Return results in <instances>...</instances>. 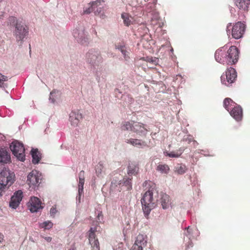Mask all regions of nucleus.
<instances>
[{
    "label": "nucleus",
    "mask_w": 250,
    "mask_h": 250,
    "mask_svg": "<svg viewBox=\"0 0 250 250\" xmlns=\"http://www.w3.org/2000/svg\"><path fill=\"white\" fill-rule=\"evenodd\" d=\"M134 121L125 122L123 123L122 125V129L123 130H130L133 129Z\"/></svg>",
    "instance_id": "nucleus-29"
},
{
    "label": "nucleus",
    "mask_w": 250,
    "mask_h": 250,
    "mask_svg": "<svg viewBox=\"0 0 250 250\" xmlns=\"http://www.w3.org/2000/svg\"><path fill=\"white\" fill-rule=\"evenodd\" d=\"M79 180H84V171L81 170L79 174Z\"/></svg>",
    "instance_id": "nucleus-43"
},
{
    "label": "nucleus",
    "mask_w": 250,
    "mask_h": 250,
    "mask_svg": "<svg viewBox=\"0 0 250 250\" xmlns=\"http://www.w3.org/2000/svg\"><path fill=\"white\" fill-rule=\"evenodd\" d=\"M156 170L161 173L167 174L169 170V168L167 165L160 164L157 166Z\"/></svg>",
    "instance_id": "nucleus-27"
},
{
    "label": "nucleus",
    "mask_w": 250,
    "mask_h": 250,
    "mask_svg": "<svg viewBox=\"0 0 250 250\" xmlns=\"http://www.w3.org/2000/svg\"><path fill=\"white\" fill-rule=\"evenodd\" d=\"M4 236L2 233H0V244L1 243L3 240Z\"/></svg>",
    "instance_id": "nucleus-45"
},
{
    "label": "nucleus",
    "mask_w": 250,
    "mask_h": 250,
    "mask_svg": "<svg viewBox=\"0 0 250 250\" xmlns=\"http://www.w3.org/2000/svg\"><path fill=\"white\" fill-rule=\"evenodd\" d=\"M149 0H145V1H148ZM152 2L155 4L156 3V0H150Z\"/></svg>",
    "instance_id": "nucleus-47"
},
{
    "label": "nucleus",
    "mask_w": 250,
    "mask_h": 250,
    "mask_svg": "<svg viewBox=\"0 0 250 250\" xmlns=\"http://www.w3.org/2000/svg\"><path fill=\"white\" fill-rule=\"evenodd\" d=\"M52 94H53V92H51V93H50V96H52Z\"/></svg>",
    "instance_id": "nucleus-50"
},
{
    "label": "nucleus",
    "mask_w": 250,
    "mask_h": 250,
    "mask_svg": "<svg viewBox=\"0 0 250 250\" xmlns=\"http://www.w3.org/2000/svg\"><path fill=\"white\" fill-rule=\"evenodd\" d=\"M8 21L11 25H14L15 24L16 25V23H18L17 22V19L14 17H10Z\"/></svg>",
    "instance_id": "nucleus-37"
},
{
    "label": "nucleus",
    "mask_w": 250,
    "mask_h": 250,
    "mask_svg": "<svg viewBox=\"0 0 250 250\" xmlns=\"http://www.w3.org/2000/svg\"><path fill=\"white\" fill-rule=\"evenodd\" d=\"M182 153V152H181L179 153H178L177 152V153H175L174 152H170V153H168L167 154V155L169 157H172V158H178L179 156H180V155H181Z\"/></svg>",
    "instance_id": "nucleus-36"
},
{
    "label": "nucleus",
    "mask_w": 250,
    "mask_h": 250,
    "mask_svg": "<svg viewBox=\"0 0 250 250\" xmlns=\"http://www.w3.org/2000/svg\"><path fill=\"white\" fill-rule=\"evenodd\" d=\"M183 141L188 142V144L190 143L192 141H193V138L192 136L189 135L187 137H184L183 139Z\"/></svg>",
    "instance_id": "nucleus-40"
},
{
    "label": "nucleus",
    "mask_w": 250,
    "mask_h": 250,
    "mask_svg": "<svg viewBox=\"0 0 250 250\" xmlns=\"http://www.w3.org/2000/svg\"><path fill=\"white\" fill-rule=\"evenodd\" d=\"M45 239L47 241L50 242L51 241L52 238H51V237H46Z\"/></svg>",
    "instance_id": "nucleus-46"
},
{
    "label": "nucleus",
    "mask_w": 250,
    "mask_h": 250,
    "mask_svg": "<svg viewBox=\"0 0 250 250\" xmlns=\"http://www.w3.org/2000/svg\"><path fill=\"white\" fill-rule=\"evenodd\" d=\"M102 2H104L103 0H101V2L99 3H98V4L99 5V6H98L97 7H96V9H95V11H94V13H95V14H99L101 11H102V8H103V6H101V3Z\"/></svg>",
    "instance_id": "nucleus-38"
},
{
    "label": "nucleus",
    "mask_w": 250,
    "mask_h": 250,
    "mask_svg": "<svg viewBox=\"0 0 250 250\" xmlns=\"http://www.w3.org/2000/svg\"><path fill=\"white\" fill-rule=\"evenodd\" d=\"M74 37L77 39L78 42L83 44H86L88 40V35L84 30H75L73 32Z\"/></svg>",
    "instance_id": "nucleus-13"
},
{
    "label": "nucleus",
    "mask_w": 250,
    "mask_h": 250,
    "mask_svg": "<svg viewBox=\"0 0 250 250\" xmlns=\"http://www.w3.org/2000/svg\"><path fill=\"white\" fill-rule=\"evenodd\" d=\"M53 227V223L49 221L44 222L40 224V227L45 229H49Z\"/></svg>",
    "instance_id": "nucleus-32"
},
{
    "label": "nucleus",
    "mask_w": 250,
    "mask_h": 250,
    "mask_svg": "<svg viewBox=\"0 0 250 250\" xmlns=\"http://www.w3.org/2000/svg\"><path fill=\"white\" fill-rule=\"evenodd\" d=\"M86 61L92 65H98L102 62L100 53L95 50H90L86 55Z\"/></svg>",
    "instance_id": "nucleus-7"
},
{
    "label": "nucleus",
    "mask_w": 250,
    "mask_h": 250,
    "mask_svg": "<svg viewBox=\"0 0 250 250\" xmlns=\"http://www.w3.org/2000/svg\"><path fill=\"white\" fill-rule=\"evenodd\" d=\"M123 181L126 187V189L130 190L131 188V179L124 178Z\"/></svg>",
    "instance_id": "nucleus-34"
},
{
    "label": "nucleus",
    "mask_w": 250,
    "mask_h": 250,
    "mask_svg": "<svg viewBox=\"0 0 250 250\" xmlns=\"http://www.w3.org/2000/svg\"><path fill=\"white\" fill-rule=\"evenodd\" d=\"M84 183V180H79L78 184V200L79 202H80L81 196L83 193Z\"/></svg>",
    "instance_id": "nucleus-31"
},
{
    "label": "nucleus",
    "mask_w": 250,
    "mask_h": 250,
    "mask_svg": "<svg viewBox=\"0 0 250 250\" xmlns=\"http://www.w3.org/2000/svg\"><path fill=\"white\" fill-rule=\"evenodd\" d=\"M8 188V187L6 186L3 183L0 182V197L2 196L6 189Z\"/></svg>",
    "instance_id": "nucleus-35"
},
{
    "label": "nucleus",
    "mask_w": 250,
    "mask_h": 250,
    "mask_svg": "<svg viewBox=\"0 0 250 250\" xmlns=\"http://www.w3.org/2000/svg\"><path fill=\"white\" fill-rule=\"evenodd\" d=\"M22 198V191L21 190L16 191L11 198L9 206L13 208H16L19 206Z\"/></svg>",
    "instance_id": "nucleus-11"
},
{
    "label": "nucleus",
    "mask_w": 250,
    "mask_h": 250,
    "mask_svg": "<svg viewBox=\"0 0 250 250\" xmlns=\"http://www.w3.org/2000/svg\"><path fill=\"white\" fill-rule=\"evenodd\" d=\"M68 250H76V249L75 248H72Z\"/></svg>",
    "instance_id": "nucleus-49"
},
{
    "label": "nucleus",
    "mask_w": 250,
    "mask_h": 250,
    "mask_svg": "<svg viewBox=\"0 0 250 250\" xmlns=\"http://www.w3.org/2000/svg\"><path fill=\"white\" fill-rule=\"evenodd\" d=\"M122 18L123 19L124 23L125 25L128 26L131 24H132L133 22V18L129 16L128 13H124L122 14Z\"/></svg>",
    "instance_id": "nucleus-23"
},
{
    "label": "nucleus",
    "mask_w": 250,
    "mask_h": 250,
    "mask_svg": "<svg viewBox=\"0 0 250 250\" xmlns=\"http://www.w3.org/2000/svg\"><path fill=\"white\" fill-rule=\"evenodd\" d=\"M147 131V130L146 128L145 127L144 124L135 122L134 123V125H133V129H132V131L135 132L139 135H141L145 133Z\"/></svg>",
    "instance_id": "nucleus-16"
},
{
    "label": "nucleus",
    "mask_w": 250,
    "mask_h": 250,
    "mask_svg": "<svg viewBox=\"0 0 250 250\" xmlns=\"http://www.w3.org/2000/svg\"><path fill=\"white\" fill-rule=\"evenodd\" d=\"M29 208L31 212H37L43 208L41 200L36 197H32L29 201Z\"/></svg>",
    "instance_id": "nucleus-12"
},
{
    "label": "nucleus",
    "mask_w": 250,
    "mask_h": 250,
    "mask_svg": "<svg viewBox=\"0 0 250 250\" xmlns=\"http://www.w3.org/2000/svg\"><path fill=\"white\" fill-rule=\"evenodd\" d=\"M228 64H235L238 60L239 52L238 48L235 46H231L227 51Z\"/></svg>",
    "instance_id": "nucleus-6"
},
{
    "label": "nucleus",
    "mask_w": 250,
    "mask_h": 250,
    "mask_svg": "<svg viewBox=\"0 0 250 250\" xmlns=\"http://www.w3.org/2000/svg\"><path fill=\"white\" fill-rule=\"evenodd\" d=\"M101 1V0H97V1L92 2L91 6L88 8H86L84 10V13L89 14L91 12L95 11V9H96V7L99 5L98 3H100Z\"/></svg>",
    "instance_id": "nucleus-24"
},
{
    "label": "nucleus",
    "mask_w": 250,
    "mask_h": 250,
    "mask_svg": "<svg viewBox=\"0 0 250 250\" xmlns=\"http://www.w3.org/2000/svg\"><path fill=\"white\" fill-rule=\"evenodd\" d=\"M187 170V168L185 165L178 164L175 167V171L178 174H183Z\"/></svg>",
    "instance_id": "nucleus-28"
},
{
    "label": "nucleus",
    "mask_w": 250,
    "mask_h": 250,
    "mask_svg": "<svg viewBox=\"0 0 250 250\" xmlns=\"http://www.w3.org/2000/svg\"><path fill=\"white\" fill-rule=\"evenodd\" d=\"M11 159L10 155L8 152L4 149H0V163H7Z\"/></svg>",
    "instance_id": "nucleus-18"
},
{
    "label": "nucleus",
    "mask_w": 250,
    "mask_h": 250,
    "mask_svg": "<svg viewBox=\"0 0 250 250\" xmlns=\"http://www.w3.org/2000/svg\"><path fill=\"white\" fill-rule=\"evenodd\" d=\"M142 239H143L142 235H138L137 237L136 240L132 248L134 249H137V250H143V248L141 245Z\"/></svg>",
    "instance_id": "nucleus-25"
},
{
    "label": "nucleus",
    "mask_w": 250,
    "mask_h": 250,
    "mask_svg": "<svg viewBox=\"0 0 250 250\" xmlns=\"http://www.w3.org/2000/svg\"><path fill=\"white\" fill-rule=\"evenodd\" d=\"M27 29L20 23H16L15 35L18 40H22L27 33Z\"/></svg>",
    "instance_id": "nucleus-14"
},
{
    "label": "nucleus",
    "mask_w": 250,
    "mask_h": 250,
    "mask_svg": "<svg viewBox=\"0 0 250 250\" xmlns=\"http://www.w3.org/2000/svg\"><path fill=\"white\" fill-rule=\"evenodd\" d=\"M236 70L232 67L228 68L225 75H222L221 79L222 83L227 85L233 83L236 79Z\"/></svg>",
    "instance_id": "nucleus-5"
},
{
    "label": "nucleus",
    "mask_w": 250,
    "mask_h": 250,
    "mask_svg": "<svg viewBox=\"0 0 250 250\" xmlns=\"http://www.w3.org/2000/svg\"><path fill=\"white\" fill-rule=\"evenodd\" d=\"M82 118V116L81 114L72 113L70 116V121L73 125H77L79 123V119H81Z\"/></svg>",
    "instance_id": "nucleus-26"
},
{
    "label": "nucleus",
    "mask_w": 250,
    "mask_h": 250,
    "mask_svg": "<svg viewBox=\"0 0 250 250\" xmlns=\"http://www.w3.org/2000/svg\"><path fill=\"white\" fill-rule=\"evenodd\" d=\"M147 62L152 63L154 65H156L157 64V59L155 58L153 59L152 58H147Z\"/></svg>",
    "instance_id": "nucleus-39"
},
{
    "label": "nucleus",
    "mask_w": 250,
    "mask_h": 250,
    "mask_svg": "<svg viewBox=\"0 0 250 250\" xmlns=\"http://www.w3.org/2000/svg\"><path fill=\"white\" fill-rule=\"evenodd\" d=\"M57 212V210L56 207H52L50 210V215L53 217H54L56 213Z\"/></svg>",
    "instance_id": "nucleus-41"
},
{
    "label": "nucleus",
    "mask_w": 250,
    "mask_h": 250,
    "mask_svg": "<svg viewBox=\"0 0 250 250\" xmlns=\"http://www.w3.org/2000/svg\"><path fill=\"white\" fill-rule=\"evenodd\" d=\"M230 115L236 121H241L243 117V111L242 108L237 104L234 106L229 111Z\"/></svg>",
    "instance_id": "nucleus-15"
},
{
    "label": "nucleus",
    "mask_w": 250,
    "mask_h": 250,
    "mask_svg": "<svg viewBox=\"0 0 250 250\" xmlns=\"http://www.w3.org/2000/svg\"><path fill=\"white\" fill-rule=\"evenodd\" d=\"M96 228H91L88 231V240L91 247L95 250H100V245L98 239L96 238Z\"/></svg>",
    "instance_id": "nucleus-10"
},
{
    "label": "nucleus",
    "mask_w": 250,
    "mask_h": 250,
    "mask_svg": "<svg viewBox=\"0 0 250 250\" xmlns=\"http://www.w3.org/2000/svg\"><path fill=\"white\" fill-rule=\"evenodd\" d=\"M236 6L241 10L248 11L250 0H234Z\"/></svg>",
    "instance_id": "nucleus-17"
},
{
    "label": "nucleus",
    "mask_w": 250,
    "mask_h": 250,
    "mask_svg": "<svg viewBox=\"0 0 250 250\" xmlns=\"http://www.w3.org/2000/svg\"><path fill=\"white\" fill-rule=\"evenodd\" d=\"M138 167L132 164H129L128 167V171L127 173L128 174H134L135 175L137 174L138 171Z\"/></svg>",
    "instance_id": "nucleus-30"
},
{
    "label": "nucleus",
    "mask_w": 250,
    "mask_h": 250,
    "mask_svg": "<svg viewBox=\"0 0 250 250\" xmlns=\"http://www.w3.org/2000/svg\"><path fill=\"white\" fill-rule=\"evenodd\" d=\"M6 81H7V77L0 74V84H2L4 82Z\"/></svg>",
    "instance_id": "nucleus-42"
},
{
    "label": "nucleus",
    "mask_w": 250,
    "mask_h": 250,
    "mask_svg": "<svg viewBox=\"0 0 250 250\" xmlns=\"http://www.w3.org/2000/svg\"><path fill=\"white\" fill-rule=\"evenodd\" d=\"M104 168V166L101 163H99L96 167V173L97 175L99 176L102 173L103 169Z\"/></svg>",
    "instance_id": "nucleus-33"
},
{
    "label": "nucleus",
    "mask_w": 250,
    "mask_h": 250,
    "mask_svg": "<svg viewBox=\"0 0 250 250\" xmlns=\"http://www.w3.org/2000/svg\"><path fill=\"white\" fill-rule=\"evenodd\" d=\"M10 148L19 160L22 162L25 160V149L22 144L18 141H14L10 145Z\"/></svg>",
    "instance_id": "nucleus-3"
},
{
    "label": "nucleus",
    "mask_w": 250,
    "mask_h": 250,
    "mask_svg": "<svg viewBox=\"0 0 250 250\" xmlns=\"http://www.w3.org/2000/svg\"><path fill=\"white\" fill-rule=\"evenodd\" d=\"M31 155L32 156V162L34 164L39 163L41 159V153L38 149H32L31 150Z\"/></svg>",
    "instance_id": "nucleus-21"
},
{
    "label": "nucleus",
    "mask_w": 250,
    "mask_h": 250,
    "mask_svg": "<svg viewBox=\"0 0 250 250\" xmlns=\"http://www.w3.org/2000/svg\"><path fill=\"white\" fill-rule=\"evenodd\" d=\"M119 50L121 51V52L122 53V54L124 55L125 57L126 56V51L125 50L124 46H121Z\"/></svg>",
    "instance_id": "nucleus-44"
},
{
    "label": "nucleus",
    "mask_w": 250,
    "mask_h": 250,
    "mask_svg": "<svg viewBox=\"0 0 250 250\" xmlns=\"http://www.w3.org/2000/svg\"><path fill=\"white\" fill-rule=\"evenodd\" d=\"M15 181V175L9 169L0 170V182L7 187L11 186Z\"/></svg>",
    "instance_id": "nucleus-4"
},
{
    "label": "nucleus",
    "mask_w": 250,
    "mask_h": 250,
    "mask_svg": "<svg viewBox=\"0 0 250 250\" xmlns=\"http://www.w3.org/2000/svg\"><path fill=\"white\" fill-rule=\"evenodd\" d=\"M126 142L128 144H130L134 146L139 147H143L146 146L145 142L142 141L141 140L136 139H129L126 140Z\"/></svg>",
    "instance_id": "nucleus-20"
},
{
    "label": "nucleus",
    "mask_w": 250,
    "mask_h": 250,
    "mask_svg": "<svg viewBox=\"0 0 250 250\" xmlns=\"http://www.w3.org/2000/svg\"><path fill=\"white\" fill-rule=\"evenodd\" d=\"M50 100H51V102L53 103H54V102H55V100L53 99H52L51 98V97H50Z\"/></svg>",
    "instance_id": "nucleus-48"
},
{
    "label": "nucleus",
    "mask_w": 250,
    "mask_h": 250,
    "mask_svg": "<svg viewBox=\"0 0 250 250\" xmlns=\"http://www.w3.org/2000/svg\"><path fill=\"white\" fill-rule=\"evenodd\" d=\"M158 192L156 189L151 188L146 191L141 199V204L145 215L146 218L157 205Z\"/></svg>",
    "instance_id": "nucleus-1"
},
{
    "label": "nucleus",
    "mask_w": 250,
    "mask_h": 250,
    "mask_svg": "<svg viewBox=\"0 0 250 250\" xmlns=\"http://www.w3.org/2000/svg\"><path fill=\"white\" fill-rule=\"evenodd\" d=\"M231 23H229L227 26V35L235 39H239L243 37L245 30V25L241 21L237 22L232 27Z\"/></svg>",
    "instance_id": "nucleus-2"
},
{
    "label": "nucleus",
    "mask_w": 250,
    "mask_h": 250,
    "mask_svg": "<svg viewBox=\"0 0 250 250\" xmlns=\"http://www.w3.org/2000/svg\"><path fill=\"white\" fill-rule=\"evenodd\" d=\"M224 106L228 111H229L237 104L235 103L231 99L227 98L224 100Z\"/></svg>",
    "instance_id": "nucleus-22"
},
{
    "label": "nucleus",
    "mask_w": 250,
    "mask_h": 250,
    "mask_svg": "<svg viewBox=\"0 0 250 250\" xmlns=\"http://www.w3.org/2000/svg\"><path fill=\"white\" fill-rule=\"evenodd\" d=\"M216 61L223 64H228L227 47L224 46L217 49L215 53Z\"/></svg>",
    "instance_id": "nucleus-9"
},
{
    "label": "nucleus",
    "mask_w": 250,
    "mask_h": 250,
    "mask_svg": "<svg viewBox=\"0 0 250 250\" xmlns=\"http://www.w3.org/2000/svg\"><path fill=\"white\" fill-rule=\"evenodd\" d=\"M161 203L163 208H168L170 205L169 196L166 193H162L161 197Z\"/></svg>",
    "instance_id": "nucleus-19"
},
{
    "label": "nucleus",
    "mask_w": 250,
    "mask_h": 250,
    "mask_svg": "<svg viewBox=\"0 0 250 250\" xmlns=\"http://www.w3.org/2000/svg\"><path fill=\"white\" fill-rule=\"evenodd\" d=\"M41 174L37 170H32L27 176V183L30 187L35 188L39 185Z\"/></svg>",
    "instance_id": "nucleus-8"
}]
</instances>
